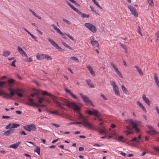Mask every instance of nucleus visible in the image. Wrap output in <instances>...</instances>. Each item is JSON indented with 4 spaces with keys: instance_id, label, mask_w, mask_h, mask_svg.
Instances as JSON below:
<instances>
[{
    "instance_id": "43",
    "label": "nucleus",
    "mask_w": 159,
    "mask_h": 159,
    "mask_svg": "<svg viewBox=\"0 0 159 159\" xmlns=\"http://www.w3.org/2000/svg\"><path fill=\"white\" fill-rule=\"evenodd\" d=\"M62 20L64 22H66V24L69 25H70L71 24V23L68 20L66 19L63 18Z\"/></svg>"
},
{
    "instance_id": "50",
    "label": "nucleus",
    "mask_w": 159,
    "mask_h": 159,
    "mask_svg": "<svg viewBox=\"0 0 159 159\" xmlns=\"http://www.w3.org/2000/svg\"><path fill=\"white\" fill-rule=\"evenodd\" d=\"M30 36H31V37L33 38V39H34V40H35V41H37V38L36 37H35V36H34V35L33 34H30Z\"/></svg>"
},
{
    "instance_id": "31",
    "label": "nucleus",
    "mask_w": 159,
    "mask_h": 159,
    "mask_svg": "<svg viewBox=\"0 0 159 159\" xmlns=\"http://www.w3.org/2000/svg\"><path fill=\"white\" fill-rule=\"evenodd\" d=\"M70 59L77 63L79 62L78 59L75 57H70Z\"/></svg>"
},
{
    "instance_id": "7",
    "label": "nucleus",
    "mask_w": 159,
    "mask_h": 159,
    "mask_svg": "<svg viewBox=\"0 0 159 159\" xmlns=\"http://www.w3.org/2000/svg\"><path fill=\"white\" fill-rule=\"evenodd\" d=\"M80 96L82 98L83 101L86 103L88 104L89 103L93 107H94V106L93 104L92 101L90 100L87 96L84 95L82 93H80Z\"/></svg>"
},
{
    "instance_id": "36",
    "label": "nucleus",
    "mask_w": 159,
    "mask_h": 159,
    "mask_svg": "<svg viewBox=\"0 0 159 159\" xmlns=\"http://www.w3.org/2000/svg\"><path fill=\"white\" fill-rule=\"evenodd\" d=\"M148 2L149 5L151 7H154V5L152 0H147Z\"/></svg>"
},
{
    "instance_id": "44",
    "label": "nucleus",
    "mask_w": 159,
    "mask_h": 159,
    "mask_svg": "<svg viewBox=\"0 0 159 159\" xmlns=\"http://www.w3.org/2000/svg\"><path fill=\"white\" fill-rule=\"evenodd\" d=\"M147 127L150 129H151L152 132H153L154 133H155L156 131L154 129H153L152 126H150L149 125H148Z\"/></svg>"
},
{
    "instance_id": "25",
    "label": "nucleus",
    "mask_w": 159,
    "mask_h": 159,
    "mask_svg": "<svg viewBox=\"0 0 159 159\" xmlns=\"http://www.w3.org/2000/svg\"><path fill=\"white\" fill-rule=\"evenodd\" d=\"M37 98L38 99V102L39 103H41L45 100L44 98L39 97H37Z\"/></svg>"
},
{
    "instance_id": "59",
    "label": "nucleus",
    "mask_w": 159,
    "mask_h": 159,
    "mask_svg": "<svg viewBox=\"0 0 159 159\" xmlns=\"http://www.w3.org/2000/svg\"><path fill=\"white\" fill-rule=\"evenodd\" d=\"M94 4L96 5L98 7H99V8H100V9H102V7H101V6H100L99 5V4H98V2H96L95 3H94Z\"/></svg>"
},
{
    "instance_id": "34",
    "label": "nucleus",
    "mask_w": 159,
    "mask_h": 159,
    "mask_svg": "<svg viewBox=\"0 0 159 159\" xmlns=\"http://www.w3.org/2000/svg\"><path fill=\"white\" fill-rule=\"evenodd\" d=\"M98 132L102 134H107V132L104 130L100 128H99Z\"/></svg>"
},
{
    "instance_id": "42",
    "label": "nucleus",
    "mask_w": 159,
    "mask_h": 159,
    "mask_svg": "<svg viewBox=\"0 0 159 159\" xmlns=\"http://www.w3.org/2000/svg\"><path fill=\"white\" fill-rule=\"evenodd\" d=\"M20 53L21 55L23 57L25 56V57H27V54H26V53H25V52L23 50H22V51H21V52H20Z\"/></svg>"
},
{
    "instance_id": "60",
    "label": "nucleus",
    "mask_w": 159,
    "mask_h": 159,
    "mask_svg": "<svg viewBox=\"0 0 159 159\" xmlns=\"http://www.w3.org/2000/svg\"><path fill=\"white\" fill-rule=\"evenodd\" d=\"M37 105H35V107L39 106L40 107H45L46 106L44 105L38 104L36 103Z\"/></svg>"
},
{
    "instance_id": "27",
    "label": "nucleus",
    "mask_w": 159,
    "mask_h": 159,
    "mask_svg": "<svg viewBox=\"0 0 159 159\" xmlns=\"http://www.w3.org/2000/svg\"><path fill=\"white\" fill-rule=\"evenodd\" d=\"M40 148L39 147H36V148L34 150V152L37 153L39 155H40Z\"/></svg>"
},
{
    "instance_id": "52",
    "label": "nucleus",
    "mask_w": 159,
    "mask_h": 159,
    "mask_svg": "<svg viewBox=\"0 0 159 159\" xmlns=\"http://www.w3.org/2000/svg\"><path fill=\"white\" fill-rule=\"evenodd\" d=\"M17 50L20 53L22 51V50H23L22 48L19 46H18L17 47Z\"/></svg>"
},
{
    "instance_id": "26",
    "label": "nucleus",
    "mask_w": 159,
    "mask_h": 159,
    "mask_svg": "<svg viewBox=\"0 0 159 159\" xmlns=\"http://www.w3.org/2000/svg\"><path fill=\"white\" fill-rule=\"evenodd\" d=\"M93 111H92V115H94L95 116L97 117H99V115H98V111L94 109H93Z\"/></svg>"
},
{
    "instance_id": "49",
    "label": "nucleus",
    "mask_w": 159,
    "mask_h": 159,
    "mask_svg": "<svg viewBox=\"0 0 159 159\" xmlns=\"http://www.w3.org/2000/svg\"><path fill=\"white\" fill-rule=\"evenodd\" d=\"M52 125L58 128L59 127H60V125L59 124H57L55 123H52L51 124Z\"/></svg>"
},
{
    "instance_id": "51",
    "label": "nucleus",
    "mask_w": 159,
    "mask_h": 159,
    "mask_svg": "<svg viewBox=\"0 0 159 159\" xmlns=\"http://www.w3.org/2000/svg\"><path fill=\"white\" fill-rule=\"evenodd\" d=\"M86 113H88V114H89V115H92L93 114L92 113V111H91L89 110H88L86 111Z\"/></svg>"
},
{
    "instance_id": "18",
    "label": "nucleus",
    "mask_w": 159,
    "mask_h": 159,
    "mask_svg": "<svg viewBox=\"0 0 159 159\" xmlns=\"http://www.w3.org/2000/svg\"><path fill=\"white\" fill-rule=\"evenodd\" d=\"M2 95H3L4 97L5 98H7V97L11 98L10 96L8 93L4 91L0 90V95L2 96Z\"/></svg>"
},
{
    "instance_id": "55",
    "label": "nucleus",
    "mask_w": 159,
    "mask_h": 159,
    "mask_svg": "<svg viewBox=\"0 0 159 159\" xmlns=\"http://www.w3.org/2000/svg\"><path fill=\"white\" fill-rule=\"evenodd\" d=\"M11 123H9L8 125H7L6 126L5 128L7 129H9L10 128V127L11 126Z\"/></svg>"
},
{
    "instance_id": "30",
    "label": "nucleus",
    "mask_w": 159,
    "mask_h": 159,
    "mask_svg": "<svg viewBox=\"0 0 159 159\" xmlns=\"http://www.w3.org/2000/svg\"><path fill=\"white\" fill-rule=\"evenodd\" d=\"M20 125L19 124L13 123L12 124V126L10 127V129H12V128H17Z\"/></svg>"
},
{
    "instance_id": "41",
    "label": "nucleus",
    "mask_w": 159,
    "mask_h": 159,
    "mask_svg": "<svg viewBox=\"0 0 159 159\" xmlns=\"http://www.w3.org/2000/svg\"><path fill=\"white\" fill-rule=\"evenodd\" d=\"M92 30H91L93 33H95L96 32L97 29L95 26L93 25V26L91 28Z\"/></svg>"
},
{
    "instance_id": "28",
    "label": "nucleus",
    "mask_w": 159,
    "mask_h": 159,
    "mask_svg": "<svg viewBox=\"0 0 159 159\" xmlns=\"http://www.w3.org/2000/svg\"><path fill=\"white\" fill-rule=\"evenodd\" d=\"M87 68L90 71V73L93 76V75H95V73L93 72L92 68L91 66H89L87 67Z\"/></svg>"
},
{
    "instance_id": "37",
    "label": "nucleus",
    "mask_w": 159,
    "mask_h": 159,
    "mask_svg": "<svg viewBox=\"0 0 159 159\" xmlns=\"http://www.w3.org/2000/svg\"><path fill=\"white\" fill-rule=\"evenodd\" d=\"M7 82L4 81H0V87H3L5 85H6Z\"/></svg>"
},
{
    "instance_id": "32",
    "label": "nucleus",
    "mask_w": 159,
    "mask_h": 159,
    "mask_svg": "<svg viewBox=\"0 0 159 159\" xmlns=\"http://www.w3.org/2000/svg\"><path fill=\"white\" fill-rule=\"evenodd\" d=\"M23 60L26 62H30L32 61V59L31 57L29 58V59H28V57L27 56V57H26V59L24 58Z\"/></svg>"
},
{
    "instance_id": "2",
    "label": "nucleus",
    "mask_w": 159,
    "mask_h": 159,
    "mask_svg": "<svg viewBox=\"0 0 159 159\" xmlns=\"http://www.w3.org/2000/svg\"><path fill=\"white\" fill-rule=\"evenodd\" d=\"M56 100L60 103L62 107V105H65L69 108H72L75 111H78L80 110L78 106L73 102H69L66 99L63 98H61L60 100L58 99Z\"/></svg>"
},
{
    "instance_id": "22",
    "label": "nucleus",
    "mask_w": 159,
    "mask_h": 159,
    "mask_svg": "<svg viewBox=\"0 0 159 159\" xmlns=\"http://www.w3.org/2000/svg\"><path fill=\"white\" fill-rule=\"evenodd\" d=\"M11 54V52L10 51L5 50L4 51L2 55L4 57H7L9 55Z\"/></svg>"
},
{
    "instance_id": "64",
    "label": "nucleus",
    "mask_w": 159,
    "mask_h": 159,
    "mask_svg": "<svg viewBox=\"0 0 159 159\" xmlns=\"http://www.w3.org/2000/svg\"><path fill=\"white\" fill-rule=\"evenodd\" d=\"M62 44L66 48H67L68 46L66 43L64 42H62Z\"/></svg>"
},
{
    "instance_id": "21",
    "label": "nucleus",
    "mask_w": 159,
    "mask_h": 159,
    "mask_svg": "<svg viewBox=\"0 0 159 159\" xmlns=\"http://www.w3.org/2000/svg\"><path fill=\"white\" fill-rule=\"evenodd\" d=\"M84 25L85 27L89 29L90 31L92 30L91 28L93 25L90 23H85Z\"/></svg>"
},
{
    "instance_id": "8",
    "label": "nucleus",
    "mask_w": 159,
    "mask_h": 159,
    "mask_svg": "<svg viewBox=\"0 0 159 159\" xmlns=\"http://www.w3.org/2000/svg\"><path fill=\"white\" fill-rule=\"evenodd\" d=\"M47 39L50 42V43L53 45V46L57 49L59 51H64L63 49L60 47L53 40L49 38H47Z\"/></svg>"
},
{
    "instance_id": "48",
    "label": "nucleus",
    "mask_w": 159,
    "mask_h": 159,
    "mask_svg": "<svg viewBox=\"0 0 159 159\" xmlns=\"http://www.w3.org/2000/svg\"><path fill=\"white\" fill-rule=\"evenodd\" d=\"M36 58L39 60H41L40 55H39L38 53L37 54Z\"/></svg>"
},
{
    "instance_id": "39",
    "label": "nucleus",
    "mask_w": 159,
    "mask_h": 159,
    "mask_svg": "<svg viewBox=\"0 0 159 159\" xmlns=\"http://www.w3.org/2000/svg\"><path fill=\"white\" fill-rule=\"evenodd\" d=\"M154 80H155L156 83L157 82H159V81L158 80V77H157L156 73H154Z\"/></svg>"
},
{
    "instance_id": "14",
    "label": "nucleus",
    "mask_w": 159,
    "mask_h": 159,
    "mask_svg": "<svg viewBox=\"0 0 159 159\" xmlns=\"http://www.w3.org/2000/svg\"><path fill=\"white\" fill-rule=\"evenodd\" d=\"M142 98L144 102L148 106H149L150 104V101L146 97V95L144 94L142 96Z\"/></svg>"
},
{
    "instance_id": "10",
    "label": "nucleus",
    "mask_w": 159,
    "mask_h": 159,
    "mask_svg": "<svg viewBox=\"0 0 159 159\" xmlns=\"http://www.w3.org/2000/svg\"><path fill=\"white\" fill-rule=\"evenodd\" d=\"M128 8L130 10L132 14L134 15L135 17H136L138 16V13L135 9L131 5H129L128 6Z\"/></svg>"
},
{
    "instance_id": "57",
    "label": "nucleus",
    "mask_w": 159,
    "mask_h": 159,
    "mask_svg": "<svg viewBox=\"0 0 159 159\" xmlns=\"http://www.w3.org/2000/svg\"><path fill=\"white\" fill-rule=\"evenodd\" d=\"M137 31H138L139 33L142 36V34L141 33L140 31V28L139 26H138V28L137 29Z\"/></svg>"
},
{
    "instance_id": "24",
    "label": "nucleus",
    "mask_w": 159,
    "mask_h": 159,
    "mask_svg": "<svg viewBox=\"0 0 159 159\" xmlns=\"http://www.w3.org/2000/svg\"><path fill=\"white\" fill-rule=\"evenodd\" d=\"M86 82L91 87L93 88L94 87L93 84L91 83L90 80H86Z\"/></svg>"
},
{
    "instance_id": "40",
    "label": "nucleus",
    "mask_w": 159,
    "mask_h": 159,
    "mask_svg": "<svg viewBox=\"0 0 159 159\" xmlns=\"http://www.w3.org/2000/svg\"><path fill=\"white\" fill-rule=\"evenodd\" d=\"M81 16L82 18H89L90 16V15H89L88 14H86L84 13H82V15Z\"/></svg>"
},
{
    "instance_id": "35",
    "label": "nucleus",
    "mask_w": 159,
    "mask_h": 159,
    "mask_svg": "<svg viewBox=\"0 0 159 159\" xmlns=\"http://www.w3.org/2000/svg\"><path fill=\"white\" fill-rule=\"evenodd\" d=\"M44 58L46 59V60H52V57L48 55L47 54H45V57H44Z\"/></svg>"
},
{
    "instance_id": "54",
    "label": "nucleus",
    "mask_w": 159,
    "mask_h": 159,
    "mask_svg": "<svg viewBox=\"0 0 159 159\" xmlns=\"http://www.w3.org/2000/svg\"><path fill=\"white\" fill-rule=\"evenodd\" d=\"M33 82L35 84L38 86H39L40 85L38 82H37V81L36 80H33Z\"/></svg>"
},
{
    "instance_id": "46",
    "label": "nucleus",
    "mask_w": 159,
    "mask_h": 159,
    "mask_svg": "<svg viewBox=\"0 0 159 159\" xmlns=\"http://www.w3.org/2000/svg\"><path fill=\"white\" fill-rule=\"evenodd\" d=\"M68 37H69L73 41H74L75 39L73 38L71 36H70V34H65Z\"/></svg>"
},
{
    "instance_id": "19",
    "label": "nucleus",
    "mask_w": 159,
    "mask_h": 159,
    "mask_svg": "<svg viewBox=\"0 0 159 159\" xmlns=\"http://www.w3.org/2000/svg\"><path fill=\"white\" fill-rule=\"evenodd\" d=\"M21 143L20 142H18L16 143L12 144L10 145L9 147L11 148H12L14 149H16V148L18 147V146Z\"/></svg>"
},
{
    "instance_id": "6",
    "label": "nucleus",
    "mask_w": 159,
    "mask_h": 159,
    "mask_svg": "<svg viewBox=\"0 0 159 159\" xmlns=\"http://www.w3.org/2000/svg\"><path fill=\"white\" fill-rule=\"evenodd\" d=\"M23 128L29 131H30L31 130L36 131V127L34 124L23 126Z\"/></svg>"
},
{
    "instance_id": "47",
    "label": "nucleus",
    "mask_w": 159,
    "mask_h": 159,
    "mask_svg": "<svg viewBox=\"0 0 159 159\" xmlns=\"http://www.w3.org/2000/svg\"><path fill=\"white\" fill-rule=\"evenodd\" d=\"M16 61V60H15L14 61H13L11 63V65L12 66H13L14 67H16V66L15 64V62Z\"/></svg>"
},
{
    "instance_id": "58",
    "label": "nucleus",
    "mask_w": 159,
    "mask_h": 159,
    "mask_svg": "<svg viewBox=\"0 0 159 159\" xmlns=\"http://www.w3.org/2000/svg\"><path fill=\"white\" fill-rule=\"evenodd\" d=\"M153 149L155 150L158 152L159 153V148L158 147H155L153 148Z\"/></svg>"
},
{
    "instance_id": "23",
    "label": "nucleus",
    "mask_w": 159,
    "mask_h": 159,
    "mask_svg": "<svg viewBox=\"0 0 159 159\" xmlns=\"http://www.w3.org/2000/svg\"><path fill=\"white\" fill-rule=\"evenodd\" d=\"M134 67L136 68L137 70L139 72L140 75H143V72L139 67L137 66H134Z\"/></svg>"
},
{
    "instance_id": "5",
    "label": "nucleus",
    "mask_w": 159,
    "mask_h": 159,
    "mask_svg": "<svg viewBox=\"0 0 159 159\" xmlns=\"http://www.w3.org/2000/svg\"><path fill=\"white\" fill-rule=\"evenodd\" d=\"M127 122H129L130 124L132 125V129H134L137 133L139 132V130L138 128V124L137 120H135L133 121L131 119H127L125 120Z\"/></svg>"
},
{
    "instance_id": "33",
    "label": "nucleus",
    "mask_w": 159,
    "mask_h": 159,
    "mask_svg": "<svg viewBox=\"0 0 159 159\" xmlns=\"http://www.w3.org/2000/svg\"><path fill=\"white\" fill-rule=\"evenodd\" d=\"M121 88L123 91L125 93H128V90L123 85H121Z\"/></svg>"
},
{
    "instance_id": "20",
    "label": "nucleus",
    "mask_w": 159,
    "mask_h": 159,
    "mask_svg": "<svg viewBox=\"0 0 159 159\" xmlns=\"http://www.w3.org/2000/svg\"><path fill=\"white\" fill-rule=\"evenodd\" d=\"M137 104L142 109V110L144 112H147L146 110L143 106L139 101H137Z\"/></svg>"
},
{
    "instance_id": "15",
    "label": "nucleus",
    "mask_w": 159,
    "mask_h": 159,
    "mask_svg": "<svg viewBox=\"0 0 159 159\" xmlns=\"http://www.w3.org/2000/svg\"><path fill=\"white\" fill-rule=\"evenodd\" d=\"M14 129H10L4 132V134L6 136H9L11 134L14 132Z\"/></svg>"
},
{
    "instance_id": "3",
    "label": "nucleus",
    "mask_w": 159,
    "mask_h": 159,
    "mask_svg": "<svg viewBox=\"0 0 159 159\" xmlns=\"http://www.w3.org/2000/svg\"><path fill=\"white\" fill-rule=\"evenodd\" d=\"M79 114L78 119L81 120L83 122L82 124L84 126L87 127L89 128L93 129L94 127L90 123L88 122L87 119L84 117L83 116L82 114L78 112Z\"/></svg>"
},
{
    "instance_id": "17",
    "label": "nucleus",
    "mask_w": 159,
    "mask_h": 159,
    "mask_svg": "<svg viewBox=\"0 0 159 159\" xmlns=\"http://www.w3.org/2000/svg\"><path fill=\"white\" fill-rule=\"evenodd\" d=\"M113 89L114 91L115 92V94L117 95L120 96L119 91L118 87L116 85L115 86L113 87Z\"/></svg>"
},
{
    "instance_id": "61",
    "label": "nucleus",
    "mask_w": 159,
    "mask_h": 159,
    "mask_svg": "<svg viewBox=\"0 0 159 159\" xmlns=\"http://www.w3.org/2000/svg\"><path fill=\"white\" fill-rule=\"evenodd\" d=\"M126 128L127 129H128L129 130H132L133 129H132V127L131 128H130V125L127 126L126 127Z\"/></svg>"
},
{
    "instance_id": "9",
    "label": "nucleus",
    "mask_w": 159,
    "mask_h": 159,
    "mask_svg": "<svg viewBox=\"0 0 159 159\" xmlns=\"http://www.w3.org/2000/svg\"><path fill=\"white\" fill-rule=\"evenodd\" d=\"M27 99L28 100V102L25 104L28 106L35 107V105H37L36 103L34 102V99L31 98L30 97L28 96Z\"/></svg>"
},
{
    "instance_id": "63",
    "label": "nucleus",
    "mask_w": 159,
    "mask_h": 159,
    "mask_svg": "<svg viewBox=\"0 0 159 159\" xmlns=\"http://www.w3.org/2000/svg\"><path fill=\"white\" fill-rule=\"evenodd\" d=\"M101 96L105 100H107V98L105 97V96L102 94H101Z\"/></svg>"
},
{
    "instance_id": "1",
    "label": "nucleus",
    "mask_w": 159,
    "mask_h": 159,
    "mask_svg": "<svg viewBox=\"0 0 159 159\" xmlns=\"http://www.w3.org/2000/svg\"><path fill=\"white\" fill-rule=\"evenodd\" d=\"M15 81L14 80L11 79L8 80V83H7V86L9 87L8 89L10 91L9 95L10 96H13L16 93L19 97H22L23 96L22 93L24 92V91L22 90L19 89H13L11 88L12 87V85L14 84Z\"/></svg>"
},
{
    "instance_id": "62",
    "label": "nucleus",
    "mask_w": 159,
    "mask_h": 159,
    "mask_svg": "<svg viewBox=\"0 0 159 159\" xmlns=\"http://www.w3.org/2000/svg\"><path fill=\"white\" fill-rule=\"evenodd\" d=\"M2 117L3 119H7V118H10V117L9 116H3Z\"/></svg>"
},
{
    "instance_id": "45",
    "label": "nucleus",
    "mask_w": 159,
    "mask_h": 159,
    "mask_svg": "<svg viewBox=\"0 0 159 159\" xmlns=\"http://www.w3.org/2000/svg\"><path fill=\"white\" fill-rule=\"evenodd\" d=\"M56 31L59 34L63 36L64 35V34L59 29L57 28L56 30Z\"/></svg>"
},
{
    "instance_id": "13",
    "label": "nucleus",
    "mask_w": 159,
    "mask_h": 159,
    "mask_svg": "<svg viewBox=\"0 0 159 159\" xmlns=\"http://www.w3.org/2000/svg\"><path fill=\"white\" fill-rule=\"evenodd\" d=\"M64 90H65L66 93H69L75 99H77V97L74 95L70 91V90H69L67 89L66 87H64Z\"/></svg>"
},
{
    "instance_id": "38",
    "label": "nucleus",
    "mask_w": 159,
    "mask_h": 159,
    "mask_svg": "<svg viewBox=\"0 0 159 159\" xmlns=\"http://www.w3.org/2000/svg\"><path fill=\"white\" fill-rule=\"evenodd\" d=\"M139 139H138L137 137H135L134 138L132 139L130 141V142L135 141L137 143H140L139 142Z\"/></svg>"
},
{
    "instance_id": "4",
    "label": "nucleus",
    "mask_w": 159,
    "mask_h": 159,
    "mask_svg": "<svg viewBox=\"0 0 159 159\" xmlns=\"http://www.w3.org/2000/svg\"><path fill=\"white\" fill-rule=\"evenodd\" d=\"M42 94L43 95H46L50 96L53 101L54 102H55L57 105V107H60L62 110L64 109V107H62L60 104V103L56 100V99L55 98V97L52 94L48 93L46 91H42Z\"/></svg>"
},
{
    "instance_id": "12",
    "label": "nucleus",
    "mask_w": 159,
    "mask_h": 159,
    "mask_svg": "<svg viewBox=\"0 0 159 159\" xmlns=\"http://www.w3.org/2000/svg\"><path fill=\"white\" fill-rule=\"evenodd\" d=\"M90 43L92 46L98 47L99 46V43L98 41L94 40L93 37H92V39L90 41Z\"/></svg>"
},
{
    "instance_id": "16",
    "label": "nucleus",
    "mask_w": 159,
    "mask_h": 159,
    "mask_svg": "<svg viewBox=\"0 0 159 159\" xmlns=\"http://www.w3.org/2000/svg\"><path fill=\"white\" fill-rule=\"evenodd\" d=\"M65 1L66 3H67L68 5L75 12L77 13L79 12V10L75 8L67 0H65Z\"/></svg>"
},
{
    "instance_id": "56",
    "label": "nucleus",
    "mask_w": 159,
    "mask_h": 159,
    "mask_svg": "<svg viewBox=\"0 0 159 159\" xmlns=\"http://www.w3.org/2000/svg\"><path fill=\"white\" fill-rule=\"evenodd\" d=\"M111 85L113 87L116 86L115 84V82L113 81H111Z\"/></svg>"
},
{
    "instance_id": "53",
    "label": "nucleus",
    "mask_w": 159,
    "mask_h": 159,
    "mask_svg": "<svg viewBox=\"0 0 159 159\" xmlns=\"http://www.w3.org/2000/svg\"><path fill=\"white\" fill-rule=\"evenodd\" d=\"M19 133L21 135H22V134L24 135H26V134L25 133V132L24 131H20Z\"/></svg>"
},
{
    "instance_id": "29",
    "label": "nucleus",
    "mask_w": 159,
    "mask_h": 159,
    "mask_svg": "<svg viewBox=\"0 0 159 159\" xmlns=\"http://www.w3.org/2000/svg\"><path fill=\"white\" fill-rule=\"evenodd\" d=\"M83 123L82 122H70L69 123H68L67 124V125H69L72 124L74 125H78V124H82Z\"/></svg>"
},
{
    "instance_id": "11",
    "label": "nucleus",
    "mask_w": 159,
    "mask_h": 159,
    "mask_svg": "<svg viewBox=\"0 0 159 159\" xmlns=\"http://www.w3.org/2000/svg\"><path fill=\"white\" fill-rule=\"evenodd\" d=\"M110 64L111 66H112V68L114 69L115 71L116 72V73L119 75V76L121 78H122L123 76H122V74H121L120 72V71L119 70L118 68L115 65L112 63H111Z\"/></svg>"
}]
</instances>
